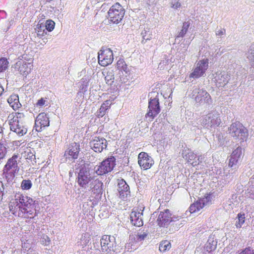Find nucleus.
I'll return each instance as SVG.
<instances>
[{
  "instance_id": "obj_10",
  "label": "nucleus",
  "mask_w": 254,
  "mask_h": 254,
  "mask_svg": "<svg viewBox=\"0 0 254 254\" xmlns=\"http://www.w3.org/2000/svg\"><path fill=\"white\" fill-rule=\"evenodd\" d=\"M94 178L91 176L89 171L82 168L78 173L76 181L81 188L85 189L88 187Z\"/></svg>"
},
{
  "instance_id": "obj_16",
  "label": "nucleus",
  "mask_w": 254,
  "mask_h": 254,
  "mask_svg": "<svg viewBox=\"0 0 254 254\" xmlns=\"http://www.w3.org/2000/svg\"><path fill=\"white\" fill-rule=\"evenodd\" d=\"M221 123V119L219 114L217 112L214 111L209 113L206 115L202 119V125L205 126L210 125V126H219Z\"/></svg>"
},
{
  "instance_id": "obj_39",
  "label": "nucleus",
  "mask_w": 254,
  "mask_h": 254,
  "mask_svg": "<svg viewBox=\"0 0 254 254\" xmlns=\"http://www.w3.org/2000/svg\"><path fill=\"white\" fill-rule=\"evenodd\" d=\"M6 153V148L3 144L0 143V160L3 158Z\"/></svg>"
},
{
  "instance_id": "obj_22",
  "label": "nucleus",
  "mask_w": 254,
  "mask_h": 254,
  "mask_svg": "<svg viewBox=\"0 0 254 254\" xmlns=\"http://www.w3.org/2000/svg\"><path fill=\"white\" fill-rule=\"evenodd\" d=\"M118 187L120 197L123 199L126 198L130 193L129 186L124 180H121L118 183Z\"/></svg>"
},
{
  "instance_id": "obj_32",
  "label": "nucleus",
  "mask_w": 254,
  "mask_h": 254,
  "mask_svg": "<svg viewBox=\"0 0 254 254\" xmlns=\"http://www.w3.org/2000/svg\"><path fill=\"white\" fill-rule=\"evenodd\" d=\"M237 220L236 222L235 226L237 228H241L244 224L246 220L245 214L239 213L237 216Z\"/></svg>"
},
{
  "instance_id": "obj_7",
  "label": "nucleus",
  "mask_w": 254,
  "mask_h": 254,
  "mask_svg": "<svg viewBox=\"0 0 254 254\" xmlns=\"http://www.w3.org/2000/svg\"><path fill=\"white\" fill-rule=\"evenodd\" d=\"M18 155L14 154L9 158L4 167L3 173L8 179H12L18 171L17 159Z\"/></svg>"
},
{
  "instance_id": "obj_24",
  "label": "nucleus",
  "mask_w": 254,
  "mask_h": 254,
  "mask_svg": "<svg viewBox=\"0 0 254 254\" xmlns=\"http://www.w3.org/2000/svg\"><path fill=\"white\" fill-rule=\"evenodd\" d=\"M115 67L117 70H119V72L122 73L124 72L126 74H130V69L128 67L127 64L124 60V59L120 58L117 62Z\"/></svg>"
},
{
  "instance_id": "obj_5",
  "label": "nucleus",
  "mask_w": 254,
  "mask_h": 254,
  "mask_svg": "<svg viewBox=\"0 0 254 254\" xmlns=\"http://www.w3.org/2000/svg\"><path fill=\"white\" fill-rule=\"evenodd\" d=\"M116 165V158L111 156L104 160L95 167V172L98 175H103L110 172Z\"/></svg>"
},
{
  "instance_id": "obj_35",
  "label": "nucleus",
  "mask_w": 254,
  "mask_h": 254,
  "mask_svg": "<svg viewBox=\"0 0 254 254\" xmlns=\"http://www.w3.org/2000/svg\"><path fill=\"white\" fill-rule=\"evenodd\" d=\"M32 186V183L29 180H23L21 183V188L22 190H28Z\"/></svg>"
},
{
  "instance_id": "obj_31",
  "label": "nucleus",
  "mask_w": 254,
  "mask_h": 254,
  "mask_svg": "<svg viewBox=\"0 0 254 254\" xmlns=\"http://www.w3.org/2000/svg\"><path fill=\"white\" fill-rule=\"evenodd\" d=\"M212 193L209 192L206 193L204 197L199 198L198 199L200 200V202L202 204H203V207L207 204H209L211 203L212 199Z\"/></svg>"
},
{
  "instance_id": "obj_45",
  "label": "nucleus",
  "mask_w": 254,
  "mask_h": 254,
  "mask_svg": "<svg viewBox=\"0 0 254 254\" xmlns=\"http://www.w3.org/2000/svg\"><path fill=\"white\" fill-rule=\"evenodd\" d=\"M45 104V100L43 98L39 99L36 103L37 106L42 107Z\"/></svg>"
},
{
  "instance_id": "obj_41",
  "label": "nucleus",
  "mask_w": 254,
  "mask_h": 254,
  "mask_svg": "<svg viewBox=\"0 0 254 254\" xmlns=\"http://www.w3.org/2000/svg\"><path fill=\"white\" fill-rule=\"evenodd\" d=\"M206 249L208 253H205V254H211L210 252L216 249V245L210 246V243L207 244L206 246Z\"/></svg>"
},
{
  "instance_id": "obj_38",
  "label": "nucleus",
  "mask_w": 254,
  "mask_h": 254,
  "mask_svg": "<svg viewBox=\"0 0 254 254\" xmlns=\"http://www.w3.org/2000/svg\"><path fill=\"white\" fill-rule=\"evenodd\" d=\"M170 4L173 9H178L181 6V3L179 0H172Z\"/></svg>"
},
{
  "instance_id": "obj_18",
  "label": "nucleus",
  "mask_w": 254,
  "mask_h": 254,
  "mask_svg": "<svg viewBox=\"0 0 254 254\" xmlns=\"http://www.w3.org/2000/svg\"><path fill=\"white\" fill-rule=\"evenodd\" d=\"M80 151L79 145L74 142L72 143L65 151L64 156L69 160H75L77 159Z\"/></svg>"
},
{
  "instance_id": "obj_28",
  "label": "nucleus",
  "mask_w": 254,
  "mask_h": 254,
  "mask_svg": "<svg viewBox=\"0 0 254 254\" xmlns=\"http://www.w3.org/2000/svg\"><path fill=\"white\" fill-rule=\"evenodd\" d=\"M32 67L33 65L30 63L24 62L20 64L18 70L21 74L27 75L31 72Z\"/></svg>"
},
{
  "instance_id": "obj_21",
  "label": "nucleus",
  "mask_w": 254,
  "mask_h": 254,
  "mask_svg": "<svg viewBox=\"0 0 254 254\" xmlns=\"http://www.w3.org/2000/svg\"><path fill=\"white\" fill-rule=\"evenodd\" d=\"M242 154V149L239 146L232 153L228 163L229 167H232L237 165Z\"/></svg>"
},
{
  "instance_id": "obj_4",
  "label": "nucleus",
  "mask_w": 254,
  "mask_h": 254,
  "mask_svg": "<svg viewBox=\"0 0 254 254\" xmlns=\"http://www.w3.org/2000/svg\"><path fill=\"white\" fill-rule=\"evenodd\" d=\"M125 14V10L119 2L114 4L108 12L109 20L116 24H118L122 20Z\"/></svg>"
},
{
  "instance_id": "obj_20",
  "label": "nucleus",
  "mask_w": 254,
  "mask_h": 254,
  "mask_svg": "<svg viewBox=\"0 0 254 254\" xmlns=\"http://www.w3.org/2000/svg\"><path fill=\"white\" fill-rule=\"evenodd\" d=\"M194 99L196 102L200 103H209L211 101L210 94L204 89H198L197 94L195 96Z\"/></svg>"
},
{
  "instance_id": "obj_12",
  "label": "nucleus",
  "mask_w": 254,
  "mask_h": 254,
  "mask_svg": "<svg viewBox=\"0 0 254 254\" xmlns=\"http://www.w3.org/2000/svg\"><path fill=\"white\" fill-rule=\"evenodd\" d=\"M173 221L172 213L166 209L159 213L156 222L160 227H167Z\"/></svg>"
},
{
  "instance_id": "obj_2",
  "label": "nucleus",
  "mask_w": 254,
  "mask_h": 254,
  "mask_svg": "<svg viewBox=\"0 0 254 254\" xmlns=\"http://www.w3.org/2000/svg\"><path fill=\"white\" fill-rule=\"evenodd\" d=\"M10 130L22 136L26 134L27 129L24 125L25 115L21 112L10 114L8 117Z\"/></svg>"
},
{
  "instance_id": "obj_6",
  "label": "nucleus",
  "mask_w": 254,
  "mask_h": 254,
  "mask_svg": "<svg viewBox=\"0 0 254 254\" xmlns=\"http://www.w3.org/2000/svg\"><path fill=\"white\" fill-rule=\"evenodd\" d=\"M161 108L159 104V99L158 95L154 98H150L148 102V111L145 117L148 118L149 121H152L159 114Z\"/></svg>"
},
{
  "instance_id": "obj_40",
  "label": "nucleus",
  "mask_w": 254,
  "mask_h": 254,
  "mask_svg": "<svg viewBox=\"0 0 254 254\" xmlns=\"http://www.w3.org/2000/svg\"><path fill=\"white\" fill-rule=\"evenodd\" d=\"M24 154H25L24 156L26 160H29L31 161L33 159H35L34 155L31 151H29V152L25 151Z\"/></svg>"
},
{
  "instance_id": "obj_27",
  "label": "nucleus",
  "mask_w": 254,
  "mask_h": 254,
  "mask_svg": "<svg viewBox=\"0 0 254 254\" xmlns=\"http://www.w3.org/2000/svg\"><path fill=\"white\" fill-rule=\"evenodd\" d=\"M35 30L37 36L39 38L46 40L44 41V43L45 44L47 41V38H46V36L47 35V32L44 28V26L42 25V24L38 23L36 26Z\"/></svg>"
},
{
  "instance_id": "obj_1",
  "label": "nucleus",
  "mask_w": 254,
  "mask_h": 254,
  "mask_svg": "<svg viewBox=\"0 0 254 254\" xmlns=\"http://www.w3.org/2000/svg\"><path fill=\"white\" fill-rule=\"evenodd\" d=\"M9 211L15 216L33 218L37 215L35 200L21 193H16L9 203Z\"/></svg>"
},
{
  "instance_id": "obj_19",
  "label": "nucleus",
  "mask_w": 254,
  "mask_h": 254,
  "mask_svg": "<svg viewBox=\"0 0 254 254\" xmlns=\"http://www.w3.org/2000/svg\"><path fill=\"white\" fill-rule=\"evenodd\" d=\"M49 119L47 114L45 113H40L35 120V126L36 130L40 131L43 127L49 126Z\"/></svg>"
},
{
  "instance_id": "obj_26",
  "label": "nucleus",
  "mask_w": 254,
  "mask_h": 254,
  "mask_svg": "<svg viewBox=\"0 0 254 254\" xmlns=\"http://www.w3.org/2000/svg\"><path fill=\"white\" fill-rule=\"evenodd\" d=\"M7 102L14 110L18 109L21 106L19 101L18 96L16 94L11 95L8 98Z\"/></svg>"
},
{
  "instance_id": "obj_9",
  "label": "nucleus",
  "mask_w": 254,
  "mask_h": 254,
  "mask_svg": "<svg viewBox=\"0 0 254 254\" xmlns=\"http://www.w3.org/2000/svg\"><path fill=\"white\" fill-rule=\"evenodd\" d=\"M101 246L102 252L109 254L115 251L116 247L115 238L110 235H105L101 239Z\"/></svg>"
},
{
  "instance_id": "obj_17",
  "label": "nucleus",
  "mask_w": 254,
  "mask_h": 254,
  "mask_svg": "<svg viewBox=\"0 0 254 254\" xmlns=\"http://www.w3.org/2000/svg\"><path fill=\"white\" fill-rule=\"evenodd\" d=\"M182 154L183 158L187 162L190 163L193 167L198 165L200 162L199 159L201 156L197 157L196 154L189 149L183 150Z\"/></svg>"
},
{
  "instance_id": "obj_29",
  "label": "nucleus",
  "mask_w": 254,
  "mask_h": 254,
  "mask_svg": "<svg viewBox=\"0 0 254 254\" xmlns=\"http://www.w3.org/2000/svg\"><path fill=\"white\" fill-rule=\"evenodd\" d=\"M203 208V204L202 203L201 204L200 200L198 199L190 205L189 209L190 213H194L198 212Z\"/></svg>"
},
{
  "instance_id": "obj_3",
  "label": "nucleus",
  "mask_w": 254,
  "mask_h": 254,
  "mask_svg": "<svg viewBox=\"0 0 254 254\" xmlns=\"http://www.w3.org/2000/svg\"><path fill=\"white\" fill-rule=\"evenodd\" d=\"M229 134L240 143L246 141L249 137L248 129L239 122L233 123L228 128Z\"/></svg>"
},
{
  "instance_id": "obj_36",
  "label": "nucleus",
  "mask_w": 254,
  "mask_h": 254,
  "mask_svg": "<svg viewBox=\"0 0 254 254\" xmlns=\"http://www.w3.org/2000/svg\"><path fill=\"white\" fill-rule=\"evenodd\" d=\"M55 22L51 20H47L45 22V28L47 31L52 32L55 28Z\"/></svg>"
},
{
  "instance_id": "obj_48",
  "label": "nucleus",
  "mask_w": 254,
  "mask_h": 254,
  "mask_svg": "<svg viewBox=\"0 0 254 254\" xmlns=\"http://www.w3.org/2000/svg\"><path fill=\"white\" fill-rule=\"evenodd\" d=\"M223 33H224V32L223 30H220V31H217V32L216 33V34L218 35H223Z\"/></svg>"
},
{
  "instance_id": "obj_8",
  "label": "nucleus",
  "mask_w": 254,
  "mask_h": 254,
  "mask_svg": "<svg viewBox=\"0 0 254 254\" xmlns=\"http://www.w3.org/2000/svg\"><path fill=\"white\" fill-rule=\"evenodd\" d=\"M98 63L103 66L111 64L114 60L112 51L108 48H102L98 53Z\"/></svg>"
},
{
  "instance_id": "obj_13",
  "label": "nucleus",
  "mask_w": 254,
  "mask_h": 254,
  "mask_svg": "<svg viewBox=\"0 0 254 254\" xmlns=\"http://www.w3.org/2000/svg\"><path fill=\"white\" fill-rule=\"evenodd\" d=\"M90 145L94 152L101 153L107 147V140L100 136H95L90 141Z\"/></svg>"
},
{
  "instance_id": "obj_43",
  "label": "nucleus",
  "mask_w": 254,
  "mask_h": 254,
  "mask_svg": "<svg viewBox=\"0 0 254 254\" xmlns=\"http://www.w3.org/2000/svg\"><path fill=\"white\" fill-rule=\"evenodd\" d=\"M239 254H254V253L250 248H246Z\"/></svg>"
},
{
  "instance_id": "obj_37",
  "label": "nucleus",
  "mask_w": 254,
  "mask_h": 254,
  "mask_svg": "<svg viewBox=\"0 0 254 254\" xmlns=\"http://www.w3.org/2000/svg\"><path fill=\"white\" fill-rule=\"evenodd\" d=\"M8 62L4 58L0 59V72L5 70L7 68Z\"/></svg>"
},
{
  "instance_id": "obj_14",
  "label": "nucleus",
  "mask_w": 254,
  "mask_h": 254,
  "mask_svg": "<svg viewBox=\"0 0 254 254\" xmlns=\"http://www.w3.org/2000/svg\"><path fill=\"white\" fill-rule=\"evenodd\" d=\"M89 185L91 196L96 198L100 197L103 191V183L102 182L98 179L94 178Z\"/></svg>"
},
{
  "instance_id": "obj_23",
  "label": "nucleus",
  "mask_w": 254,
  "mask_h": 254,
  "mask_svg": "<svg viewBox=\"0 0 254 254\" xmlns=\"http://www.w3.org/2000/svg\"><path fill=\"white\" fill-rule=\"evenodd\" d=\"M142 215V214L139 211L133 210L130 215L131 224L137 227L142 226L143 224L141 217Z\"/></svg>"
},
{
  "instance_id": "obj_42",
  "label": "nucleus",
  "mask_w": 254,
  "mask_h": 254,
  "mask_svg": "<svg viewBox=\"0 0 254 254\" xmlns=\"http://www.w3.org/2000/svg\"><path fill=\"white\" fill-rule=\"evenodd\" d=\"M50 238L47 236H44V237L42 238V240L41 241V243L43 245L47 246L50 244Z\"/></svg>"
},
{
  "instance_id": "obj_47",
  "label": "nucleus",
  "mask_w": 254,
  "mask_h": 254,
  "mask_svg": "<svg viewBox=\"0 0 254 254\" xmlns=\"http://www.w3.org/2000/svg\"><path fill=\"white\" fill-rule=\"evenodd\" d=\"M4 91V89L2 86L0 84V96L2 94Z\"/></svg>"
},
{
  "instance_id": "obj_11",
  "label": "nucleus",
  "mask_w": 254,
  "mask_h": 254,
  "mask_svg": "<svg viewBox=\"0 0 254 254\" xmlns=\"http://www.w3.org/2000/svg\"><path fill=\"white\" fill-rule=\"evenodd\" d=\"M208 67V59H204L200 60L197 64L196 67L190 74V77L198 78L205 73Z\"/></svg>"
},
{
  "instance_id": "obj_25",
  "label": "nucleus",
  "mask_w": 254,
  "mask_h": 254,
  "mask_svg": "<svg viewBox=\"0 0 254 254\" xmlns=\"http://www.w3.org/2000/svg\"><path fill=\"white\" fill-rule=\"evenodd\" d=\"M111 102L109 100L105 101L96 112V116L98 118L103 117L106 113V111L110 108Z\"/></svg>"
},
{
  "instance_id": "obj_30",
  "label": "nucleus",
  "mask_w": 254,
  "mask_h": 254,
  "mask_svg": "<svg viewBox=\"0 0 254 254\" xmlns=\"http://www.w3.org/2000/svg\"><path fill=\"white\" fill-rule=\"evenodd\" d=\"M171 247L170 242L167 240H163L160 243L159 250L161 253H165L168 251L171 248Z\"/></svg>"
},
{
  "instance_id": "obj_46",
  "label": "nucleus",
  "mask_w": 254,
  "mask_h": 254,
  "mask_svg": "<svg viewBox=\"0 0 254 254\" xmlns=\"http://www.w3.org/2000/svg\"><path fill=\"white\" fill-rule=\"evenodd\" d=\"M147 235L146 234H144L143 235H140L138 236V238L140 240H143L145 237H146Z\"/></svg>"
},
{
  "instance_id": "obj_33",
  "label": "nucleus",
  "mask_w": 254,
  "mask_h": 254,
  "mask_svg": "<svg viewBox=\"0 0 254 254\" xmlns=\"http://www.w3.org/2000/svg\"><path fill=\"white\" fill-rule=\"evenodd\" d=\"M190 22L189 21H185L183 23V26L181 30L179 33L178 37H183L187 33L189 28L190 26Z\"/></svg>"
},
{
  "instance_id": "obj_15",
  "label": "nucleus",
  "mask_w": 254,
  "mask_h": 254,
  "mask_svg": "<svg viewBox=\"0 0 254 254\" xmlns=\"http://www.w3.org/2000/svg\"><path fill=\"white\" fill-rule=\"evenodd\" d=\"M138 163L141 169L146 170L153 165L154 161L148 153L141 152L138 155Z\"/></svg>"
},
{
  "instance_id": "obj_34",
  "label": "nucleus",
  "mask_w": 254,
  "mask_h": 254,
  "mask_svg": "<svg viewBox=\"0 0 254 254\" xmlns=\"http://www.w3.org/2000/svg\"><path fill=\"white\" fill-rule=\"evenodd\" d=\"M106 82L108 84H112L114 80V74L112 70L108 71L105 77Z\"/></svg>"
},
{
  "instance_id": "obj_44",
  "label": "nucleus",
  "mask_w": 254,
  "mask_h": 254,
  "mask_svg": "<svg viewBox=\"0 0 254 254\" xmlns=\"http://www.w3.org/2000/svg\"><path fill=\"white\" fill-rule=\"evenodd\" d=\"M3 185L2 182L0 181V201L2 199L3 195Z\"/></svg>"
}]
</instances>
